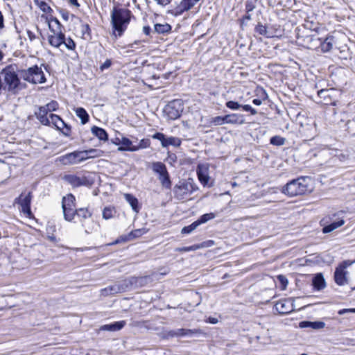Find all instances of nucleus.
Here are the masks:
<instances>
[{
	"instance_id": "ea45409f",
	"label": "nucleus",
	"mask_w": 355,
	"mask_h": 355,
	"mask_svg": "<svg viewBox=\"0 0 355 355\" xmlns=\"http://www.w3.org/2000/svg\"><path fill=\"white\" fill-rule=\"evenodd\" d=\"M210 123L214 125H221L225 123V116H215L211 119Z\"/></svg>"
},
{
	"instance_id": "774afa93",
	"label": "nucleus",
	"mask_w": 355,
	"mask_h": 355,
	"mask_svg": "<svg viewBox=\"0 0 355 355\" xmlns=\"http://www.w3.org/2000/svg\"><path fill=\"white\" fill-rule=\"evenodd\" d=\"M118 150L119 151H127V149L123 146L121 145V146H119L118 148Z\"/></svg>"
},
{
	"instance_id": "f3484780",
	"label": "nucleus",
	"mask_w": 355,
	"mask_h": 355,
	"mask_svg": "<svg viewBox=\"0 0 355 355\" xmlns=\"http://www.w3.org/2000/svg\"><path fill=\"white\" fill-rule=\"evenodd\" d=\"M63 179L73 187L85 186L88 184V180L85 176L66 175L64 176Z\"/></svg>"
},
{
	"instance_id": "bf43d9fd",
	"label": "nucleus",
	"mask_w": 355,
	"mask_h": 355,
	"mask_svg": "<svg viewBox=\"0 0 355 355\" xmlns=\"http://www.w3.org/2000/svg\"><path fill=\"white\" fill-rule=\"evenodd\" d=\"M150 28L149 26H144L143 32L145 35H148L150 33Z\"/></svg>"
},
{
	"instance_id": "09e8293b",
	"label": "nucleus",
	"mask_w": 355,
	"mask_h": 355,
	"mask_svg": "<svg viewBox=\"0 0 355 355\" xmlns=\"http://www.w3.org/2000/svg\"><path fill=\"white\" fill-rule=\"evenodd\" d=\"M112 65V60L110 59H107L101 66L100 69L101 71H104L105 69H107L110 67Z\"/></svg>"
},
{
	"instance_id": "6e6552de",
	"label": "nucleus",
	"mask_w": 355,
	"mask_h": 355,
	"mask_svg": "<svg viewBox=\"0 0 355 355\" xmlns=\"http://www.w3.org/2000/svg\"><path fill=\"white\" fill-rule=\"evenodd\" d=\"M353 263V261L345 260L336 267L334 272V279L339 286H343L348 283V271L347 268Z\"/></svg>"
},
{
	"instance_id": "b1692460",
	"label": "nucleus",
	"mask_w": 355,
	"mask_h": 355,
	"mask_svg": "<svg viewBox=\"0 0 355 355\" xmlns=\"http://www.w3.org/2000/svg\"><path fill=\"white\" fill-rule=\"evenodd\" d=\"M334 42V36L328 35L320 44L322 51L324 53L329 52L333 48Z\"/></svg>"
},
{
	"instance_id": "bb28decb",
	"label": "nucleus",
	"mask_w": 355,
	"mask_h": 355,
	"mask_svg": "<svg viewBox=\"0 0 355 355\" xmlns=\"http://www.w3.org/2000/svg\"><path fill=\"white\" fill-rule=\"evenodd\" d=\"M91 131L92 133L98 137L100 140L104 141H107L108 135L104 129L97 126H94L92 128Z\"/></svg>"
},
{
	"instance_id": "de8ad7c7",
	"label": "nucleus",
	"mask_w": 355,
	"mask_h": 355,
	"mask_svg": "<svg viewBox=\"0 0 355 355\" xmlns=\"http://www.w3.org/2000/svg\"><path fill=\"white\" fill-rule=\"evenodd\" d=\"M141 44V41L136 40L133 43H131L128 45V52L133 51L135 49H139L137 46Z\"/></svg>"
},
{
	"instance_id": "49530a36",
	"label": "nucleus",
	"mask_w": 355,
	"mask_h": 355,
	"mask_svg": "<svg viewBox=\"0 0 355 355\" xmlns=\"http://www.w3.org/2000/svg\"><path fill=\"white\" fill-rule=\"evenodd\" d=\"M150 145V141L148 139H141L139 141V145L135 146V148H138V150L141 148H146Z\"/></svg>"
},
{
	"instance_id": "39448f33",
	"label": "nucleus",
	"mask_w": 355,
	"mask_h": 355,
	"mask_svg": "<svg viewBox=\"0 0 355 355\" xmlns=\"http://www.w3.org/2000/svg\"><path fill=\"white\" fill-rule=\"evenodd\" d=\"M21 77L32 84H42L46 82L44 73L41 67L37 65L20 71Z\"/></svg>"
},
{
	"instance_id": "423d86ee",
	"label": "nucleus",
	"mask_w": 355,
	"mask_h": 355,
	"mask_svg": "<svg viewBox=\"0 0 355 355\" xmlns=\"http://www.w3.org/2000/svg\"><path fill=\"white\" fill-rule=\"evenodd\" d=\"M198 188L194 185L192 181L180 182L174 187L175 197L178 200H185L188 198Z\"/></svg>"
},
{
	"instance_id": "a18cd8bd",
	"label": "nucleus",
	"mask_w": 355,
	"mask_h": 355,
	"mask_svg": "<svg viewBox=\"0 0 355 355\" xmlns=\"http://www.w3.org/2000/svg\"><path fill=\"white\" fill-rule=\"evenodd\" d=\"M39 7L44 12L50 13L52 12L51 8L45 2H41Z\"/></svg>"
},
{
	"instance_id": "a19ab883",
	"label": "nucleus",
	"mask_w": 355,
	"mask_h": 355,
	"mask_svg": "<svg viewBox=\"0 0 355 355\" xmlns=\"http://www.w3.org/2000/svg\"><path fill=\"white\" fill-rule=\"evenodd\" d=\"M198 224L197 223L196 221L193 222V223H191V225H188V226H186V227H184L182 230H181V232L182 234H190L194 230H196L198 227Z\"/></svg>"
},
{
	"instance_id": "412c9836",
	"label": "nucleus",
	"mask_w": 355,
	"mask_h": 355,
	"mask_svg": "<svg viewBox=\"0 0 355 355\" xmlns=\"http://www.w3.org/2000/svg\"><path fill=\"white\" fill-rule=\"evenodd\" d=\"M325 327V323L322 321H302L299 323L300 328H311L313 329H320Z\"/></svg>"
},
{
	"instance_id": "680f3d73",
	"label": "nucleus",
	"mask_w": 355,
	"mask_h": 355,
	"mask_svg": "<svg viewBox=\"0 0 355 355\" xmlns=\"http://www.w3.org/2000/svg\"><path fill=\"white\" fill-rule=\"evenodd\" d=\"M252 103H253L254 105H261L262 101H261V100H260V99L254 98V99L252 101Z\"/></svg>"
},
{
	"instance_id": "f704fd0d",
	"label": "nucleus",
	"mask_w": 355,
	"mask_h": 355,
	"mask_svg": "<svg viewBox=\"0 0 355 355\" xmlns=\"http://www.w3.org/2000/svg\"><path fill=\"white\" fill-rule=\"evenodd\" d=\"M116 214V210L113 207H105L103 211V218L105 220L112 218Z\"/></svg>"
},
{
	"instance_id": "a211bd4d",
	"label": "nucleus",
	"mask_w": 355,
	"mask_h": 355,
	"mask_svg": "<svg viewBox=\"0 0 355 355\" xmlns=\"http://www.w3.org/2000/svg\"><path fill=\"white\" fill-rule=\"evenodd\" d=\"M147 232V230L144 228L142 229H137L132 232H130L128 234L121 236L118 239H116L115 241H114L112 245L117 244L120 242H125L128 241L132 240L135 238L140 237L143 234Z\"/></svg>"
},
{
	"instance_id": "6e6d98bb",
	"label": "nucleus",
	"mask_w": 355,
	"mask_h": 355,
	"mask_svg": "<svg viewBox=\"0 0 355 355\" xmlns=\"http://www.w3.org/2000/svg\"><path fill=\"white\" fill-rule=\"evenodd\" d=\"M68 1L71 6H74L76 8L80 7V3H78V0H68Z\"/></svg>"
},
{
	"instance_id": "a878e982",
	"label": "nucleus",
	"mask_w": 355,
	"mask_h": 355,
	"mask_svg": "<svg viewBox=\"0 0 355 355\" xmlns=\"http://www.w3.org/2000/svg\"><path fill=\"white\" fill-rule=\"evenodd\" d=\"M124 198L125 200L130 204L132 210L135 213H138L139 211L138 200L134 196L130 193H125Z\"/></svg>"
},
{
	"instance_id": "13d9d810",
	"label": "nucleus",
	"mask_w": 355,
	"mask_h": 355,
	"mask_svg": "<svg viewBox=\"0 0 355 355\" xmlns=\"http://www.w3.org/2000/svg\"><path fill=\"white\" fill-rule=\"evenodd\" d=\"M4 28V19L3 14L0 11V30H2Z\"/></svg>"
},
{
	"instance_id": "f257e3e1",
	"label": "nucleus",
	"mask_w": 355,
	"mask_h": 355,
	"mask_svg": "<svg viewBox=\"0 0 355 355\" xmlns=\"http://www.w3.org/2000/svg\"><path fill=\"white\" fill-rule=\"evenodd\" d=\"M0 78L3 81L2 87L5 90L13 94L18 93L21 81L15 65L5 67L0 73Z\"/></svg>"
},
{
	"instance_id": "8fccbe9b",
	"label": "nucleus",
	"mask_w": 355,
	"mask_h": 355,
	"mask_svg": "<svg viewBox=\"0 0 355 355\" xmlns=\"http://www.w3.org/2000/svg\"><path fill=\"white\" fill-rule=\"evenodd\" d=\"M278 279L279 280L280 283L282 284V285L283 286V288L284 289L288 284L287 279L283 275H279Z\"/></svg>"
},
{
	"instance_id": "4d7b16f0",
	"label": "nucleus",
	"mask_w": 355,
	"mask_h": 355,
	"mask_svg": "<svg viewBox=\"0 0 355 355\" xmlns=\"http://www.w3.org/2000/svg\"><path fill=\"white\" fill-rule=\"evenodd\" d=\"M62 17L65 20L67 21L69 19V13L67 11L62 10L60 12Z\"/></svg>"
},
{
	"instance_id": "5fc2aeb1",
	"label": "nucleus",
	"mask_w": 355,
	"mask_h": 355,
	"mask_svg": "<svg viewBox=\"0 0 355 355\" xmlns=\"http://www.w3.org/2000/svg\"><path fill=\"white\" fill-rule=\"evenodd\" d=\"M254 6L252 2H247L245 4V9L248 12H251L254 10Z\"/></svg>"
},
{
	"instance_id": "cd10ccee",
	"label": "nucleus",
	"mask_w": 355,
	"mask_h": 355,
	"mask_svg": "<svg viewBox=\"0 0 355 355\" xmlns=\"http://www.w3.org/2000/svg\"><path fill=\"white\" fill-rule=\"evenodd\" d=\"M83 156L85 158V160L88 159H92L96 157H99L102 156L103 151L98 149L91 148L86 150H83Z\"/></svg>"
},
{
	"instance_id": "7c9ffc66",
	"label": "nucleus",
	"mask_w": 355,
	"mask_h": 355,
	"mask_svg": "<svg viewBox=\"0 0 355 355\" xmlns=\"http://www.w3.org/2000/svg\"><path fill=\"white\" fill-rule=\"evenodd\" d=\"M75 111L77 116L80 119L82 124H85L88 122L89 115L84 108L78 107Z\"/></svg>"
},
{
	"instance_id": "4468645a",
	"label": "nucleus",
	"mask_w": 355,
	"mask_h": 355,
	"mask_svg": "<svg viewBox=\"0 0 355 355\" xmlns=\"http://www.w3.org/2000/svg\"><path fill=\"white\" fill-rule=\"evenodd\" d=\"M49 123H43L46 125H53L58 130H62V133L69 136L70 134V128L63 121V120L58 115L50 114L49 116Z\"/></svg>"
},
{
	"instance_id": "c9c22d12",
	"label": "nucleus",
	"mask_w": 355,
	"mask_h": 355,
	"mask_svg": "<svg viewBox=\"0 0 355 355\" xmlns=\"http://www.w3.org/2000/svg\"><path fill=\"white\" fill-rule=\"evenodd\" d=\"M119 291H120L119 287L116 285H114V286H109V287L102 289L101 294L103 295L106 296L108 295H112L114 293H117L118 292H119Z\"/></svg>"
},
{
	"instance_id": "c03bdc74",
	"label": "nucleus",
	"mask_w": 355,
	"mask_h": 355,
	"mask_svg": "<svg viewBox=\"0 0 355 355\" xmlns=\"http://www.w3.org/2000/svg\"><path fill=\"white\" fill-rule=\"evenodd\" d=\"M45 106L47 110H49L51 112L58 109V103L55 101H51L50 103L45 105Z\"/></svg>"
},
{
	"instance_id": "79ce46f5",
	"label": "nucleus",
	"mask_w": 355,
	"mask_h": 355,
	"mask_svg": "<svg viewBox=\"0 0 355 355\" xmlns=\"http://www.w3.org/2000/svg\"><path fill=\"white\" fill-rule=\"evenodd\" d=\"M62 44H64L67 49H68L69 50H73L76 47L75 42L70 37L67 39L64 37V42Z\"/></svg>"
},
{
	"instance_id": "69168bd1",
	"label": "nucleus",
	"mask_w": 355,
	"mask_h": 355,
	"mask_svg": "<svg viewBox=\"0 0 355 355\" xmlns=\"http://www.w3.org/2000/svg\"><path fill=\"white\" fill-rule=\"evenodd\" d=\"M198 248H199L198 246H191V247L184 248V251L193 250L198 249Z\"/></svg>"
},
{
	"instance_id": "aec40b11",
	"label": "nucleus",
	"mask_w": 355,
	"mask_h": 355,
	"mask_svg": "<svg viewBox=\"0 0 355 355\" xmlns=\"http://www.w3.org/2000/svg\"><path fill=\"white\" fill-rule=\"evenodd\" d=\"M225 116V123L232 125H243L245 123L244 116L240 114H230Z\"/></svg>"
},
{
	"instance_id": "5701e85b",
	"label": "nucleus",
	"mask_w": 355,
	"mask_h": 355,
	"mask_svg": "<svg viewBox=\"0 0 355 355\" xmlns=\"http://www.w3.org/2000/svg\"><path fill=\"white\" fill-rule=\"evenodd\" d=\"M125 324V321L115 322L112 324H105L100 329L103 331H115L121 329Z\"/></svg>"
},
{
	"instance_id": "338daca9",
	"label": "nucleus",
	"mask_w": 355,
	"mask_h": 355,
	"mask_svg": "<svg viewBox=\"0 0 355 355\" xmlns=\"http://www.w3.org/2000/svg\"><path fill=\"white\" fill-rule=\"evenodd\" d=\"M249 112H250L251 114H252V115H255L257 114V110L252 107H251V109L250 110Z\"/></svg>"
},
{
	"instance_id": "f03ea898",
	"label": "nucleus",
	"mask_w": 355,
	"mask_h": 355,
	"mask_svg": "<svg viewBox=\"0 0 355 355\" xmlns=\"http://www.w3.org/2000/svg\"><path fill=\"white\" fill-rule=\"evenodd\" d=\"M311 180L306 177H300L288 182L282 189V192L288 196L293 197L304 195L311 191Z\"/></svg>"
},
{
	"instance_id": "c756f323",
	"label": "nucleus",
	"mask_w": 355,
	"mask_h": 355,
	"mask_svg": "<svg viewBox=\"0 0 355 355\" xmlns=\"http://www.w3.org/2000/svg\"><path fill=\"white\" fill-rule=\"evenodd\" d=\"M345 223V220L343 219H340L338 221H335L332 223H331L330 225H327L325 226L323 230H322V232L323 233H329L335 230H336L337 228L341 227L342 225H343Z\"/></svg>"
},
{
	"instance_id": "9b49d317",
	"label": "nucleus",
	"mask_w": 355,
	"mask_h": 355,
	"mask_svg": "<svg viewBox=\"0 0 355 355\" xmlns=\"http://www.w3.org/2000/svg\"><path fill=\"white\" fill-rule=\"evenodd\" d=\"M200 0H180L175 1V5L171 6L168 13L173 16H180L185 11L191 10Z\"/></svg>"
},
{
	"instance_id": "20e7f679",
	"label": "nucleus",
	"mask_w": 355,
	"mask_h": 355,
	"mask_svg": "<svg viewBox=\"0 0 355 355\" xmlns=\"http://www.w3.org/2000/svg\"><path fill=\"white\" fill-rule=\"evenodd\" d=\"M50 33L48 36L49 44L55 48H59L64 42V34L62 33V26L58 19L51 18L48 20Z\"/></svg>"
},
{
	"instance_id": "052dcab7",
	"label": "nucleus",
	"mask_w": 355,
	"mask_h": 355,
	"mask_svg": "<svg viewBox=\"0 0 355 355\" xmlns=\"http://www.w3.org/2000/svg\"><path fill=\"white\" fill-rule=\"evenodd\" d=\"M208 322L209 323H211V324H216L218 322V319L215 318H211V317H209L208 318Z\"/></svg>"
},
{
	"instance_id": "9d476101",
	"label": "nucleus",
	"mask_w": 355,
	"mask_h": 355,
	"mask_svg": "<svg viewBox=\"0 0 355 355\" xmlns=\"http://www.w3.org/2000/svg\"><path fill=\"white\" fill-rule=\"evenodd\" d=\"M152 169L154 173L159 175L158 179L162 187L166 189L170 188L171 182L165 164L159 162H154L152 166Z\"/></svg>"
},
{
	"instance_id": "4be33fe9",
	"label": "nucleus",
	"mask_w": 355,
	"mask_h": 355,
	"mask_svg": "<svg viewBox=\"0 0 355 355\" xmlns=\"http://www.w3.org/2000/svg\"><path fill=\"white\" fill-rule=\"evenodd\" d=\"M50 112L49 110H47L46 106L40 107L38 111L35 112L37 118L42 123H49V116L48 113Z\"/></svg>"
},
{
	"instance_id": "7ed1b4c3",
	"label": "nucleus",
	"mask_w": 355,
	"mask_h": 355,
	"mask_svg": "<svg viewBox=\"0 0 355 355\" xmlns=\"http://www.w3.org/2000/svg\"><path fill=\"white\" fill-rule=\"evenodd\" d=\"M131 12L124 8H114L111 13V23L116 36H121L130 23Z\"/></svg>"
},
{
	"instance_id": "c85d7f7f",
	"label": "nucleus",
	"mask_w": 355,
	"mask_h": 355,
	"mask_svg": "<svg viewBox=\"0 0 355 355\" xmlns=\"http://www.w3.org/2000/svg\"><path fill=\"white\" fill-rule=\"evenodd\" d=\"M313 285L314 288L318 291H320L325 287V286H326L325 281H324V279L323 276L322 275V274H318L313 278Z\"/></svg>"
},
{
	"instance_id": "58836bf2",
	"label": "nucleus",
	"mask_w": 355,
	"mask_h": 355,
	"mask_svg": "<svg viewBox=\"0 0 355 355\" xmlns=\"http://www.w3.org/2000/svg\"><path fill=\"white\" fill-rule=\"evenodd\" d=\"M270 144L275 146H283L285 144L286 139L280 136L271 137Z\"/></svg>"
},
{
	"instance_id": "2f4dec72",
	"label": "nucleus",
	"mask_w": 355,
	"mask_h": 355,
	"mask_svg": "<svg viewBox=\"0 0 355 355\" xmlns=\"http://www.w3.org/2000/svg\"><path fill=\"white\" fill-rule=\"evenodd\" d=\"M121 145L123 146L127 151L135 152L138 150V148H135V146L132 145V141L128 138L123 137L121 139Z\"/></svg>"
},
{
	"instance_id": "2eb2a0df",
	"label": "nucleus",
	"mask_w": 355,
	"mask_h": 355,
	"mask_svg": "<svg viewBox=\"0 0 355 355\" xmlns=\"http://www.w3.org/2000/svg\"><path fill=\"white\" fill-rule=\"evenodd\" d=\"M153 138L156 139L161 141V144L163 147L166 148L169 146L174 147H178L181 144V139L175 137H166L163 133L157 132Z\"/></svg>"
},
{
	"instance_id": "6ab92c4d",
	"label": "nucleus",
	"mask_w": 355,
	"mask_h": 355,
	"mask_svg": "<svg viewBox=\"0 0 355 355\" xmlns=\"http://www.w3.org/2000/svg\"><path fill=\"white\" fill-rule=\"evenodd\" d=\"M197 175L201 184H202L204 186L207 185L209 180L208 164H198L197 167Z\"/></svg>"
},
{
	"instance_id": "e2e57ef3",
	"label": "nucleus",
	"mask_w": 355,
	"mask_h": 355,
	"mask_svg": "<svg viewBox=\"0 0 355 355\" xmlns=\"http://www.w3.org/2000/svg\"><path fill=\"white\" fill-rule=\"evenodd\" d=\"M241 107H242L243 110L249 112L252 107L250 105H241Z\"/></svg>"
},
{
	"instance_id": "473e14b6",
	"label": "nucleus",
	"mask_w": 355,
	"mask_h": 355,
	"mask_svg": "<svg viewBox=\"0 0 355 355\" xmlns=\"http://www.w3.org/2000/svg\"><path fill=\"white\" fill-rule=\"evenodd\" d=\"M155 31L157 33H168L171 27L168 24H156L154 26Z\"/></svg>"
},
{
	"instance_id": "f8f14e48",
	"label": "nucleus",
	"mask_w": 355,
	"mask_h": 355,
	"mask_svg": "<svg viewBox=\"0 0 355 355\" xmlns=\"http://www.w3.org/2000/svg\"><path fill=\"white\" fill-rule=\"evenodd\" d=\"M31 198V193L28 192L27 193H21V194L15 200V203L20 205L21 211L25 216L29 218L32 217V213L30 207Z\"/></svg>"
},
{
	"instance_id": "3c124183",
	"label": "nucleus",
	"mask_w": 355,
	"mask_h": 355,
	"mask_svg": "<svg viewBox=\"0 0 355 355\" xmlns=\"http://www.w3.org/2000/svg\"><path fill=\"white\" fill-rule=\"evenodd\" d=\"M26 35H27V37L28 38V40L31 41V42H33L34 41L36 38H37V36L36 35L32 32L30 30H28L26 31Z\"/></svg>"
},
{
	"instance_id": "e433bc0d",
	"label": "nucleus",
	"mask_w": 355,
	"mask_h": 355,
	"mask_svg": "<svg viewBox=\"0 0 355 355\" xmlns=\"http://www.w3.org/2000/svg\"><path fill=\"white\" fill-rule=\"evenodd\" d=\"M215 217H216V215L214 213L205 214L202 216H201L200 217V218L196 221L197 222L198 225H200L201 224L207 223V221H209L210 220L214 219Z\"/></svg>"
},
{
	"instance_id": "0e129e2a",
	"label": "nucleus",
	"mask_w": 355,
	"mask_h": 355,
	"mask_svg": "<svg viewBox=\"0 0 355 355\" xmlns=\"http://www.w3.org/2000/svg\"><path fill=\"white\" fill-rule=\"evenodd\" d=\"M112 143L114 144L115 145H121V139L116 137L112 141Z\"/></svg>"
},
{
	"instance_id": "393cba45",
	"label": "nucleus",
	"mask_w": 355,
	"mask_h": 355,
	"mask_svg": "<svg viewBox=\"0 0 355 355\" xmlns=\"http://www.w3.org/2000/svg\"><path fill=\"white\" fill-rule=\"evenodd\" d=\"M197 332V330L187 329H178L177 330L170 331L168 335L172 337L184 336L191 335Z\"/></svg>"
},
{
	"instance_id": "4c0bfd02",
	"label": "nucleus",
	"mask_w": 355,
	"mask_h": 355,
	"mask_svg": "<svg viewBox=\"0 0 355 355\" xmlns=\"http://www.w3.org/2000/svg\"><path fill=\"white\" fill-rule=\"evenodd\" d=\"M77 216L78 217H81L84 219H86L87 218H89L91 216V213L88 211L87 209L85 208H80L78 209H76L75 211V216Z\"/></svg>"
},
{
	"instance_id": "1a4fd4ad",
	"label": "nucleus",
	"mask_w": 355,
	"mask_h": 355,
	"mask_svg": "<svg viewBox=\"0 0 355 355\" xmlns=\"http://www.w3.org/2000/svg\"><path fill=\"white\" fill-rule=\"evenodd\" d=\"M75 197L69 194L62 199V207L64 218L67 221H72L75 217Z\"/></svg>"
},
{
	"instance_id": "37998d69",
	"label": "nucleus",
	"mask_w": 355,
	"mask_h": 355,
	"mask_svg": "<svg viewBox=\"0 0 355 355\" xmlns=\"http://www.w3.org/2000/svg\"><path fill=\"white\" fill-rule=\"evenodd\" d=\"M225 105L227 107H228L231 110H237L241 107V105H240L239 103H237L236 101H227Z\"/></svg>"
},
{
	"instance_id": "0eeeda50",
	"label": "nucleus",
	"mask_w": 355,
	"mask_h": 355,
	"mask_svg": "<svg viewBox=\"0 0 355 355\" xmlns=\"http://www.w3.org/2000/svg\"><path fill=\"white\" fill-rule=\"evenodd\" d=\"M183 102L181 99H175L169 102L164 109V113L168 119L175 120L181 116L183 111Z\"/></svg>"
},
{
	"instance_id": "72a5a7b5",
	"label": "nucleus",
	"mask_w": 355,
	"mask_h": 355,
	"mask_svg": "<svg viewBox=\"0 0 355 355\" xmlns=\"http://www.w3.org/2000/svg\"><path fill=\"white\" fill-rule=\"evenodd\" d=\"M255 31L259 34H260L261 35H264L267 37H273V35L267 30V28L261 24H259L255 27Z\"/></svg>"
},
{
	"instance_id": "603ef678",
	"label": "nucleus",
	"mask_w": 355,
	"mask_h": 355,
	"mask_svg": "<svg viewBox=\"0 0 355 355\" xmlns=\"http://www.w3.org/2000/svg\"><path fill=\"white\" fill-rule=\"evenodd\" d=\"M347 313H355V309H343L338 311L339 315H343Z\"/></svg>"
},
{
	"instance_id": "864d4df0",
	"label": "nucleus",
	"mask_w": 355,
	"mask_h": 355,
	"mask_svg": "<svg viewBox=\"0 0 355 355\" xmlns=\"http://www.w3.org/2000/svg\"><path fill=\"white\" fill-rule=\"evenodd\" d=\"M158 5L166 6L168 5L172 0H154Z\"/></svg>"
},
{
	"instance_id": "ddd939ff",
	"label": "nucleus",
	"mask_w": 355,
	"mask_h": 355,
	"mask_svg": "<svg viewBox=\"0 0 355 355\" xmlns=\"http://www.w3.org/2000/svg\"><path fill=\"white\" fill-rule=\"evenodd\" d=\"M59 161L64 165H74L85 161V158L83 150H77L60 157Z\"/></svg>"
},
{
	"instance_id": "dca6fc26",
	"label": "nucleus",
	"mask_w": 355,
	"mask_h": 355,
	"mask_svg": "<svg viewBox=\"0 0 355 355\" xmlns=\"http://www.w3.org/2000/svg\"><path fill=\"white\" fill-rule=\"evenodd\" d=\"M293 302L291 298L280 300L275 305V310L283 315L290 313L294 310Z\"/></svg>"
}]
</instances>
